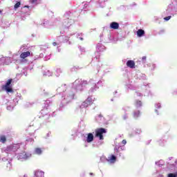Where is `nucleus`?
Segmentation results:
<instances>
[{"instance_id": "dca6fc26", "label": "nucleus", "mask_w": 177, "mask_h": 177, "mask_svg": "<svg viewBox=\"0 0 177 177\" xmlns=\"http://www.w3.org/2000/svg\"><path fill=\"white\" fill-rule=\"evenodd\" d=\"M20 5H21V3H20V1H18V2L14 6L15 9H19V8H20Z\"/></svg>"}, {"instance_id": "20e7f679", "label": "nucleus", "mask_w": 177, "mask_h": 177, "mask_svg": "<svg viewBox=\"0 0 177 177\" xmlns=\"http://www.w3.org/2000/svg\"><path fill=\"white\" fill-rule=\"evenodd\" d=\"M19 158H23L24 160H28V158H30L31 157V153H27L25 151L19 153Z\"/></svg>"}, {"instance_id": "c756f323", "label": "nucleus", "mask_w": 177, "mask_h": 177, "mask_svg": "<svg viewBox=\"0 0 177 177\" xmlns=\"http://www.w3.org/2000/svg\"><path fill=\"white\" fill-rule=\"evenodd\" d=\"M156 113H157V110H156Z\"/></svg>"}, {"instance_id": "39448f33", "label": "nucleus", "mask_w": 177, "mask_h": 177, "mask_svg": "<svg viewBox=\"0 0 177 177\" xmlns=\"http://www.w3.org/2000/svg\"><path fill=\"white\" fill-rule=\"evenodd\" d=\"M31 56V52L30 51H26V52H23L20 55V58L21 59H26V57H30Z\"/></svg>"}, {"instance_id": "b1692460", "label": "nucleus", "mask_w": 177, "mask_h": 177, "mask_svg": "<svg viewBox=\"0 0 177 177\" xmlns=\"http://www.w3.org/2000/svg\"><path fill=\"white\" fill-rule=\"evenodd\" d=\"M98 117H99V118H103V115L102 114H100V115H98Z\"/></svg>"}, {"instance_id": "1a4fd4ad", "label": "nucleus", "mask_w": 177, "mask_h": 177, "mask_svg": "<svg viewBox=\"0 0 177 177\" xmlns=\"http://www.w3.org/2000/svg\"><path fill=\"white\" fill-rule=\"evenodd\" d=\"M87 143H91V142H93V134L90 133L87 136L86 138Z\"/></svg>"}, {"instance_id": "aec40b11", "label": "nucleus", "mask_w": 177, "mask_h": 177, "mask_svg": "<svg viewBox=\"0 0 177 177\" xmlns=\"http://www.w3.org/2000/svg\"><path fill=\"white\" fill-rule=\"evenodd\" d=\"M171 16H168V17H165V20H166V21H168V20H170L171 19Z\"/></svg>"}, {"instance_id": "6e6552de", "label": "nucleus", "mask_w": 177, "mask_h": 177, "mask_svg": "<svg viewBox=\"0 0 177 177\" xmlns=\"http://www.w3.org/2000/svg\"><path fill=\"white\" fill-rule=\"evenodd\" d=\"M17 150L16 145H10L7 147L6 151H16Z\"/></svg>"}, {"instance_id": "0eeeda50", "label": "nucleus", "mask_w": 177, "mask_h": 177, "mask_svg": "<svg viewBox=\"0 0 177 177\" xmlns=\"http://www.w3.org/2000/svg\"><path fill=\"white\" fill-rule=\"evenodd\" d=\"M127 67H129V68H135V61L128 60L127 62Z\"/></svg>"}, {"instance_id": "a878e982", "label": "nucleus", "mask_w": 177, "mask_h": 177, "mask_svg": "<svg viewBox=\"0 0 177 177\" xmlns=\"http://www.w3.org/2000/svg\"><path fill=\"white\" fill-rule=\"evenodd\" d=\"M158 107L160 109V107H161V104H158Z\"/></svg>"}, {"instance_id": "a211bd4d", "label": "nucleus", "mask_w": 177, "mask_h": 177, "mask_svg": "<svg viewBox=\"0 0 177 177\" xmlns=\"http://www.w3.org/2000/svg\"><path fill=\"white\" fill-rule=\"evenodd\" d=\"M82 85H88V81L86 80H83L82 82Z\"/></svg>"}, {"instance_id": "9b49d317", "label": "nucleus", "mask_w": 177, "mask_h": 177, "mask_svg": "<svg viewBox=\"0 0 177 177\" xmlns=\"http://www.w3.org/2000/svg\"><path fill=\"white\" fill-rule=\"evenodd\" d=\"M133 117L134 118H138V117H140V111H135L133 113Z\"/></svg>"}, {"instance_id": "f3484780", "label": "nucleus", "mask_w": 177, "mask_h": 177, "mask_svg": "<svg viewBox=\"0 0 177 177\" xmlns=\"http://www.w3.org/2000/svg\"><path fill=\"white\" fill-rule=\"evenodd\" d=\"M168 177H177V175L175 174L170 173L168 174Z\"/></svg>"}, {"instance_id": "f03ea898", "label": "nucleus", "mask_w": 177, "mask_h": 177, "mask_svg": "<svg viewBox=\"0 0 177 177\" xmlns=\"http://www.w3.org/2000/svg\"><path fill=\"white\" fill-rule=\"evenodd\" d=\"M107 129L104 128H99L95 129V137L100 138V140H103L104 139V137H103V133H106Z\"/></svg>"}, {"instance_id": "f8f14e48", "label": "nucleus", "mask_w": 177, "mask_h": 177, "mask_svg": "<svg viewBox=\"0 0 177 177\" xmlns=\"http://www.w3.org/2000/svg\"><path fill=\"white\" fill-rule=\"evenodd\" d=\"M137 35H138V37H143V35H145V30H143L142 29H139L137 31Z\"/></svg>"}, {"instance_id": "ddd939ff", "label": "nucleus", "mask_w": 177, "mask_h": 177, "mask_svg": "<svg viewBox=\"0 0 177 177\" xmlns=\"http://www.w3.org/2000/svg\"><path fill=\"white\" fill-rule=\"evenodd\" d=\"M35 154H38V156H41V154H42V149L35 148Z\"/></svg>"}, {"instance_id": "4468645a", "label": "nucleus", "mask_w": 177, "mask_h": 177, "mask_svg": "<svg viewBox=\"0 0 177 177\" xmlns=\"http://www.w3.org/2000/svg\"><path fill=\"white\" fill-rule=\"evenodd\" d=\"M142 101L139 100H136L135 102V106L136 107H142Z\"/></svg>"}, {"instance_id": "5701e85b", "label": "nucleus", "mask_w": 177, "mask_h": 177, "mask_svg": "<svg viewBox=\"0 0 177 177\" xmlns=\"http://www.w3.org/2000/svg\"><path fill=\"white\" fill-rule=\"evenodd\" d=\"M142 62H145V60H146V56L142 57Z\"/></svg>"}, {"instance_id": "393cba45", "label": "nucleus", "mask_w": 177, "mask_h": 177, "mask_svg": "<svg viewBox=\"0 0 177 177\" xmlns=\"http://www.w3.org/2000/svg\"><path fill=\"white\" fill-rule=\"evenodd\" d=\"M127 118H128V116H127V115H125L124 116H123V120H127Z\"/></svg>"}, {"instance_id": "6ab92c4d", "label": "nucleus", "mask_w": 177, "mask_h": 177, "mask_svg": "<svg viewBox=\"0 0 177 177\" xmlns=\"http://www.w3.org/2000/svg\"><path fill=\"white\" fill-rule=\"evenodd\" d=\"M30 3H37L38 2V0H30Z\"/></svg>"}, {"instance_id": "4be33fe9", "label": "nucleus", "mask_w": 177, "mask_h": 177, "mask_svg": "<svg viewBox=\"0 0 177 177\" xmlns=\"http://www.w3.org/2000/svg\"><path fill=\"white\" fill-rule=\"evenodd\" d=\"M53 46H57V43H56V41L53 42Z\"/></svg>"}, {"instance_id": "423d86ee", "label": "nucleus", "mask_w": 177, "mask_h": 177, "mask_svg": "<svg viewBox=\"0 0 177 177\" xmlns=\"http://www.w3.org/2000/svg\"><path fill=\"white\" fill-rule=\"evenodd\" d=\"M110 28H112V30H118V28H120V24L112 22L110 24Z\"/></svg>"}, {"instance_id": "cd10ccee", "label": "nucleus", "mask_w": 177, "mask_h": 177, "mask_svg": "<svg viewBox=\"0 0 177 177\" xmlns=\"http://www.w3.org/2000/svg\"><path fill=\"white\" fill-rule=\"evenodd\" d=\"M90 175H93V174L91 173Z\"/></svg>"}, {"instance_id": "7ed1b4c3", "label": "nucleus", "mask_w": 177, "mask_h": 177, "mask_svg": "<svg viewBox=\"0 0 177 177\" xmlns=\"http://www.w3.org/2000/svg\"><path fill=\"white\" fill-rule=\"evenodd\" d=\"M93 102V100H92V97H88L87 99L83 102L82 105L83 107H88V106H91Z\"/></svg>"}, {"instance_id": "9d476101", "label": "nucleus", "mask_w": 177, "mask_h": 177, "mask_svg": "<svg viewBox=\"0 0 177 177\" xmlns=\"http://www.w3.org/2000/svg\"><path fill=\"white\" fill-rule=\"evenodd\" d=\"M108 160L110 161V162L114 163L115 161H117V157L114 155H111L108 158Z\"/></svg>"}, {"instance_id": "c85d7f7f", "label": "nucleus", "mask_w": 177, "mask_h": 177, "mask_svg": "<svg viewBox=\"0 0 177 177\" xmlns=\"http://www.w3.org/2000/svg\"><path fill=\"white\" fill-rule=\"evenodd\" d=\"M25 8H28V6H25Z\"/></svg>"}, {"instance_id": "412c9836", "label": "nucleus", "mask_w": 177, "mask_h": 177, "mask_svg": "<svg viewBox=\"0 0 177 177\" xmlns=\"http://www.w3.org/2000/svg\"><path fill=\"white\" fill-rule=\"evenodd\" d=\"M122 144H123L124 145H127V140H123L122 141Z\"/></svg>"}, {"instance_id": "bb28decb", "label": "nucleus", "mask_w": 177, "mask_h": 177, "mask_svg": "<svg viewBox=\"0 0 177 177\" xmlns=\"http://www.w3.org/2000/svg\"><path fill=\"white\" fill-rule=\"evenodd\" d=\"M0 13H2V10H0Z\"/></svg>"}, {"instance_id": "f257e3e1", "label": "nucleus", "mask_w": 177, "mask_h": 177, "mask_svg": "<svg viewBox=\"0 0 177 177\" xmlns=\"http://www.w3.org/2000/svg\"><path fill=\"white\" fill-rule=\"evenodd\" d=\"M12 82H13L12 79H9L7 80L5 85L1 86L2 91H6L7 93H12L13 88H12Z\"/></svg>"}, {"instance_id": "2eb2a0df", "label": "nucleus", "mask_w": 177, "mask_h": 177, "mask_svg": "<svg viewBox=\"0 0 177 177\" xmlns=\"http://www.w3.org/2000/svg\"><path fill=\"white\" fill-rule=\"evenodd\" d=\"M0 142L1 143H6V136H0Z\"/></svg>"}]
</instances>
